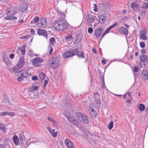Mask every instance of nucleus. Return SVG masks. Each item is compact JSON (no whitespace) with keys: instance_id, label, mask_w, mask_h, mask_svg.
Masks as SVG:
<instances>
[{"instance_id":"f257e3e1","label":"nucleus","mask_w":148,"mask_h":148,"mask_svg":"<svg viewBox=\"0 0 148 148\" xmlns=\"http://www.w3.org/2000/svg\"><path fill=\"white\" fill-rule=\"evenodd\" d=\"M52 26L56 30L59 31H62L67 29L66 24L62 20L56 21L52 24Z\"/></svg>"},{"instance_id":"f03ea898","label":"nucleus","mask_w":148,"mask_h":148,"mask_svg":"<svg viewBox=\"0 0 148 148\" xmlns=\"http://www.w3.org/2000/svg\"><path fill=\"white\" fill-rule=\"evenodd\" d=\"M49 63L51 68L53 69L57 68L60 66L59 57H52L49 59Z\"/></svg>"},{"instance_id":"7ed1b4c3","label":"nucleus","mask_w":148,"mask_h":148,"mask_svg":"<svg viewBox=\"0 0 148 148\" xmlns=\"http://www.w3.org/2000/svg\"><path fill=\"white\" fill-rule=\"evenodd\" d=\"M79 49H76L66 52L64 53V58H68L75 55H77Z\"/></svg>"},{"instance_id":"20e7f679","label":"nucleus","mask_w":148,"mask_h":148,"mask_svg":"<svg viewBox=\"0 0 148 148\" xmlns=\"http://www.w3.org/2000/svg\"><path fill=\"white\" fill-rule=\"evenodd\" d=\"M23 137L25 140H30V142H32V143H34L35 142V141H32L31 140L32 139L34 140V139H35V138L33 137L32 139H30L31 135L30 134L27 132L23 133Z\"/></svg>"},{"instance_id":"39448f33","label":"nucleus","mask_w":148,"mask_h":148,"mask_svg":"<svg viewBox=\"0 0 148 148\" xmlns=\"http://www.w3.org/2000/svg\"><path fill=\"white\" fill-rule=\"evenodd\" d=\"M103 30L102 29L101 27L98 28L95 30L94 36L97 38L100 37L102 34Z\"/></svg>"},{"instance_id":"423d86ee","label":"nucleus","mask_w":148,"mask_h":148,"mask_svg":"<svg viewBox=\"0 0 148 148\" xmlns=\"http://www.w3.org/2000/svg\"><path fill=\"white\" fill-rule=\"evenodd\" d=\"M22 73L21 74V76H23L26 79H27L29 77L31 76V75L29 73L28 71L25 70H22Z\"/></svg>"},{"instance_id":"0eeeda50","label":"nucleus","mask_w":148,"mask_h":148,"mask_svg":"<svg viewBox=\"0 0 148 148\" xmlns=\"http://www.w3.org/2000/svg\"><path fill=\"white\" fill-rule=\"evenodd\" d=\"M142 79L144 80H147L148 79V71L147 70H144L141 74Z\"/></svg>"},{"instance_id":"6e6552de","label":"nucleus","mask_w":148,"mask_h":148,"mask_svg":"<svg viewBox=\"0 0 148 148\" xmlns=\"http://www.w3.org/2000/svg\"><path fill=\"white\" fill-rule=\"evenodd\" d=\"M65 143L68 148H74L73 143L69 139L67 138L65 140Z\"/></svg>"},{"instance_id":"1a4fd4ad","label":"nucleus","mask_w":148,"mask_h":148,"mask_svg":"<svg viewBox=\"0 0 148 148\" xmlns=\"http://www.w3.org/2000/svg\"><path fill=\"white\" fill-rule=\"evenodd\" d=\"M119 31L121 33L125 36L128 35V32L127 29L125 27H122L119 28Z\"/></svg>"},{"instance_id":"9d476101","label":"nucleus","mask_w":148,"mask_h":148,"mask_svg":"<svg viewBox=\"0 0 148 148\" xmlns=\"http://www.w3.org/2000/svg\"><path fill=\"white\" fill-rule=\"evenodd\" d=\"M107 17V16H106L105 15L103 14V15H101L99 17V20L97 19V20L98 22V23H103L105 21L106 19V18Z\"/></svg>"},{"instance_id":"9b49d317","label":"nucleus","mask_w":148,"mask_h":148,"mask_svg":"<svg viewBox=\"0 0 148 148\" xmlns=\"http://www.w3.org/2000/svg\"><path fill=\"white\" fill-rule=\"evenodd\" d=\"M82 40V36L79 34L76 35V36L75 39L74 44V45H76L80 42Z\"/></svg>"},{"instance_id":"f8f14e48","label":"nucleus","mask_w":148,"mask_h":148,"mask_svg":"<svg viewBox=\"0 0 148 148\" xmlns=\"http://www.w3.org/2000/svg\"><path fill=\"white\" fill-rule=\"evenodd\" d=\"M38 34L39 35H42L45 37H47V31L41 29H38Z\"/></svg>"},{"instance_id":"ddd939ff","label":"nucleus","mask_w":148,"mask_h":148,"mask_svg":"<svg viewBox=\"0 0 148 148\" xmlns=\"http://www.w3.org/2000/svg\"><path fill=\"white\" fill-rule=\"evenodd\" d=\"M15 115V113L14 112H4L0 113V115L2 116L8 115L10 116H13Z\"/></svg>"},{"instance_id":"4468645a","label":"nucleus","mask_w":148,"mask_h":148,"mask_svg":"<svg viewBox=\"0 0 148 148\" xmlns=\"http://www.w3.org/2000/svg\"><path fill=\"white\" fill-rule=\"evenodd\" d=\"M24 60V57H21L17 64V66H19L20 67L22 68L24 66L25 63Z\"/></svg>"},{"instance_id":"2eb2a0df","label":"nucleus","mask_w":148,"mask_h":148,"mask_svg":"<svg viewBox=\"0 0 148 148\" xmlns=\"http://www.w3.org/2000/svg\"><path fill=\"white\" fill-rule=\"evenodd\" d=\"M69 121L75 126L78 127L79 122L75 117H72Z\"/></svg>"},{"instance_id":"dca6fc26","label":"nucleus","mask_w":148,"mask_h":148,"mask_svg":"<svg viewBox=\"0 0 148 148\" xmlns=\"http://www.w3.org/2000/svg\"><path fill=\"white\" fill-rule=\"evenodd\" d=\"M126 94L128 95V97L125 100V101L127 103H128L129 105H130V103H131L132 99V97L131 95L130 92H127Z\"/></svg>"},{"instance_id":"f3484780","label":"nucleus","mask_w":148,"mask_h":148,"mask_svg":"<svg viewBox=\"0 0 148 148\" xmlns=\"http://www.w3.org/2000/svg\"><path fill=\"white\" fill-rule=\"evenodd\" d=\"M140 62H146L148 61V58L145 54L141 55L140 57Z\"/></svg>"},{"instance_id":"a211bd4d","label":"nucleus","mask_w":148,"mask_h":148,"mask_svg":"<svg viewBox=\"0 0 148 148\" xmlns=\"http://www.w3.org/2000/svg\"><path fill=\"white\" fill-rule=\"evenodd\" d=\"M80 121L84 123L88 124L89 123L88 118L85 114Z\"/></svg>"},{"instance_id":"6ab92c4d","label":"nucleus","mask_w":148,"mask_h":148,"mask_svg":"<svg viewBox=\"0 0 148 148\" xmlns=\"http://www.w3.org/2000/svg\"><path fill=\"white\" fill-rule=\"evenodd\" d=\"M99 7L101 8V10H105L108 6V5L107 3H101L99 4Z\"/></svg>"},{"instance_id":"aec40b11","label":"nucleus","mask_w":148,"mask_h":148,"mask_svg":"<svg viewBox=\"0 0 148 148\" xmlns=\"http://www.w3.org/2000/svg\"><path fill=\"white\" fill-rule=\"evenodd\" d=\"M46 18H41L40 19V23H41V25L43 27H45L47 26V22H46Z\"/></svg>"},{"instance_id":"412c9836","label":"nucleus","mask_w":148,"mask_h":148,"mask_svg":"<svg viewBox=\"0 0 148 148\" xmlns=\"http://www.w3.org/2000/svg\"><path fill=\"white\" fill-rule=\"evenodd\" d=\"M27 5L25 4H21L19 7L20 11L21 12H23L26 10L27 8Z\"/></svg>"},{"instance_id":"4be33fe9","label":"nucleus","mask_w":148,"mask_h":148,"mask_svg":"<svg viewBox=\"0 0 148 148\" xmlns=\"http://www.w3.org/2000/svg\"><path fill=\"white\" fill-rule=\"evenodd\" d=\"M84 114L81 112H78L76 113L77 118L79 121H80L84 115Z\"/></svg>"},{"instance_id":"5701e85b","label":"nucleus","mask_w":148,"mask_h":148,"mask_svg":"<svg viewBox=\"0 0 148 148\" xmlns=\"http://www.w3.org/2000/svg\"><path fill=\"white\" fill-rule=\"evenodd\" d=\"M139 5L138 4L135 3V1L132 2L131 3V5L130 6L131 9L133 10V11H134L135 8L139 7Z\"/></svg>"},{"instance_id":"b1692460","label":"nucleus","mask_w":148,"mask_h":148,"mask_svg":"<svg viewBox=\"0 0 148 148\" xmlns=\"http://www.w3.org/2000/svg\"><path fill=\"white\" fill-rule=\"evenodd\" d=\"M13 139L14 143L15 145H19V143H18V138L16 135H14L13 137Z\"/></svg>"},{"instance_id":"393cba45","label":"nucleus","mask_w":148,"mask_h":148,"mask_svg":"<svg viewBox=\"0 0 148 148\" xmlns=\"http://www.w3.org/2000/svg\"><path fill=\"white\" fill-rule=\"evenodd\" d=\"M5 19L10 20L13 19V21H16L17 19V17L16 16H11L10 14L8 15V16L5 17Z\"/></svg>"},{"instance_id":"a878e982","label":"nucleus","mask_w":148,"mask_h":148,"mask_svg":"<svg viewBox=\"0 0 148 148\" xmlns=\"http://www.w3.org/2000/svg\"><path fill=\"white\" fill-rule=\"evenodd\" d=\"M47 119L51 122H52L54 126H57V122L52 118L49 116H48L47 118Z\"/></svg>"},{"instance_id":"bb28decb","label":"nucleus","mask_w":148,"mask_h":148,"mask_svg":"<svg viewBox=\"0 0 148 148\" xmlns=\"http://www.w3.org/2000/svg\"><path fill=\"white\" fill-rule=\"evenodd\" d=\"M38 62H37V60L36 59V58H35L34 60L32 62V64L36 66H41V64H39L38 63Z\"/></svg>"},{"instance_id":"cd10ccee","label":"nucleus","mask_w":148,"mask_h":148,"mask_svg":"<svg viewBox=\"0 0 148 148\" xmlns=\"http://www.w3.org/2000/svg\"><path fill=\"white\" fill-rule=\"evenodd\" d=\"M77 56L80 58L81 57L83 58H85L84 53L81 51H78Z\"/></svg>"},{"instance_id":"c85d7f7f","label":"nucleus","mask_w":148,"mask_h":148,"mask_svg":"<svg viewBox=\"0 0 148 148\" xmlns=\"http://www.w3.org/2000/svg\"><path fill=\"white\" fill-rule=\"evenodd\" d=\"M39 19V18L38 16H36L34 18L33 20L31 21L30 22L31 24L36 23Z\"/></svg>"},{"instance_id":"c756f323","label":"nucleus","mask_w":148,"mask_h":148,"mask_svg":"<svg viewBox=\"0 0 148 148\" xmlns=\"http://www.w3.org/2000/svg\"><path fill=\"white\" fill-rule=\"evenodd\" d=\"M16 13V12L15 11H12V10H9L8 11H6V14L8 16V14H10L11 16H12L13 15H14Z\"/></svg>"},{"instance_id":"7c9ffc66","label":"nucleus","mask_w":148,"mask_h":148,"mask_svg":"<svg viewBox=\"0 0 148 148\" xmlns=\"http://www.w3.org/2000/svg\"><path fill=\"white\" fill-rule=\"evenodd\" d=\"M39 76L41 80L43 81L45 78V75L43 73L40 72L39 73Z\"/></svg>"},{"instance_id":"2f4dec72","label":"nucleus","mask_w":148,"mask_h":148,"mask_svg":"<svg viewBox=\"0 0 148 148\" xmlns=\"http://www.w3.org/2000/svg\"><path fill=\"white\" fill-rule=\"evenodd\" d=\"M21 68V67H20V66H17V64H16L13 68L12 70L13 72H14L16 71H18V70Z\"/></svg>"},{"instance_id":"473e14b6","label":"nucleus","mask_w":148,"mask_h":148,"mask_svg":"<svg viewBox=\"0 0 148 148\" xmlns=\"http://www.w3.org/2000/svg\"><path fill=\"white\" fill-rule=\"evenodd\" d=\"M139 109L141 111H143L144 110L145 108V106L142 104H140L139 105Z\"/></svg>"},{"instance_id":"72a5a7b5","label":"nucleus","mask_w":148,"mask_h":148,"mask_svg":"<svg viewBox=\"0 0 148 148\" xmlns=\"http://www.w3.org/2000/svg\"><path fill=\"white\" fill-rule=\"evenodd\" d=\"M56 42V40L53 37L51 38L49 40V43L52 45L54 46V44Z\"/></svg>"},{"instance_id":"f704fd0d","label":"nucleus","mask_w":148,"mask_h":148,"mask_svg":"<svg viewBox=\"0 0 148 148\" xmlns=\"http://www.w3.org/2000/svg\"><path fill=\"white\" fill-rule=\"evenodd\" d=\"M65 39L67 41H70L73 39V38L71 35L68 34L66 37Z\"/></svg>"},{"instance_id":"c9c22d12","label":"nucleus","mask_w":148,"mask_h":148,"mask_svg":"<svg viewBox=\"0 0 148 148\" xmlns=\"http://www.w3.org/2000/svg\"><path fill=\"white\" fill-rule=\"evenodd\" d=\"M89 114L93 118H96V116L97 115L96 112H89Z\"/></svg>"},{"instance_id":"e433bc0d","label":"nucleus","mask_w":148,"mask_h":148,"mask_svg":"<svg viewBox=\"0 0 148 148\" xmlns=\"http://www.w3.org/2000/svg\"><path fill=\"white\" fill-rule=\"evenodd\" d=\"M30 34H27L26 35L21 36L19 38L21 39H24L27 38H29L31 37Z\"/></svg>"},{"instance_id":"4c0bfd02","label":"nucleus","mask_w":148,"mask_h":148,"mask_svg":"<svg viewBox=\"0 0 148 148\" xmlns=\"http://www.w3.org/2000/svg\"><path fill=\"white\" fill-rule=\"evenodd\" d=\"M114 123L112 121H111L108 125V128L110 130H111L113 127Z\"/></svg>"},{"instance_id":"58836bf2","label":"nucleus","mask_w":148,"mask_h":148,"mask_svg":"<svg viewBox=\"0 0 148 148\" xmlns=\"http://www.w3.org/2000/svg\"><path fill=\"white\" fill-rule=\"evenodd\" d=\"M93 94L94 95L95 98H100V95L97 92H94Z\"/></svg>"},{"instance_id":"ea45409f","label":"nucleus","mask_w":148,"mask_h":148,"mask_svg":"<svg viewBox=\"0 0 148 148\" xmlns=\"http://www.w3.org/2000/svg\"><path fill=\"white\" fill-rule=\"evenodd\" d=\"M5 127V126L3 124L0 123V130L3 131L4 132H4Z\"/></svg>"},{"instance_id":"a19ab883","label":"nucleus","mask_w":148,"mask_h":148,"mask_svg":"<svg viewBox=\"0 0 148 148\" xmlns=\"http://www.w3.org/2000/svg\"><path fill=\"white\" fill-rule=\"evenodd\" d=\"M145 62L139 61V64L141 68H145V67L146 64L144 62Z\"/></svg>"},{"instance_id":"79ce46f5","label":"nucleus","mask_w":148,"mask_h":148,"mask_svg":"<svg viewBox=\"0 0 148 148\" xmlns=\"http://www.w3.org/2000/svg\"><path fill=\"white\" fill-rule=\"evenodd\" d=\"M25 77L23 76H19L17 78V81L19 82H21L25 80L24 79Z\"/></svg>"},{"instance_id":"37998d69","label":"nucleus","mask_w":148,"mask_h":148,"mask_svg":"<svg viewBox=\"0 0 148 148\" xmlns=\"http://www.w3.org/2000/svg\"><path fill=\"white\" fill-rule=\"evenodd\" d=\"M22 70L20 71H17L14 72V74L16 76H21V74L22 73Z\"/></svg>"},{"instance_id":"c03bdc74","label":"nucleus","mask_w":148,"mask_h":148,"mask_svg":"<svg viewBox=\"0 0 148 148\" xmlns=\"http://www.w3.org/2000/svg\"><path fill=\"white\" fill-rule=\"evenodd\" d=\"M50 134L53 137H56L57 136L58 132H53L51 131V132H50Z\"/></svg>"},{"instance_id":"a18cd8bd","label":"nucleus","mask_w":148,"mask_h":148,"mask_svg":"<svg viewBox=\"0 0 148 148\" xmlns=\"http://www.w3.org/2000/svg\"><path fill=\"white\" fill-rule=\"evenodd\" d=\"M36 59L37 60V62H44V60L43 59L39 57L36 58Z\"/></svg>"},{"instance_id":"49530a36","label":"nucleus","mask_w":148,"mask_h":148,"mask_svg":"<svg viewBox=\"0 0 148 148\" xmlns=\"http://www.w3.org/2000/svg\"><path fill=\"white\" fill-rule=\"evenodd\" d=\"M133 52H130L128 56H127V58L129 60L130 59L132 58L133 57Z\"/></svg>"},{"instance_id":"de8ad7c7","label":"nucleus","mask_w":148,"mask_h":148,"mask_svg":"<svg viewBox=\"0 0 148 148\" xmlns=\"http://www.w3.org/2000/svg\"><path fill=\"white\" fill-rule=\"evenodd\" d=\"M118 25V23L117 22H116L113 25L110 26L109 27L111 29H112V28L115 27Z\"/></svg>"},{"instance_id":"09e8293b","label":"nucleus","mask_w":148,"mask_h":148,"mask_svg":"<svg viewBox=\"0 0 148 148\" xmlns=\"http://www.w3.org/2000/svg\"><path fill=\"white\" fill-rule=\"evenodd\" d=\"M141 8L143 9H146L148 8V3L144 4Z\"/></svg>"},{"instance_id":"8fccbe9b","label":"nucleus","mask_w":148,"mask_h":148,"mask_svg":"<svg viewBox=\"0 0 148 148\" xmlns=\"http://www.w3.org/2000/svg\"><path fill=\"white\" fill-rule=\"evenodd\" d=\"M9 140L7 138L5 139L4 140V144L5 146H8L9 147V144L8 143Z\"/></svg>"},{"instance_id":"3c124183","label":"nucleus","mask_w":148,"mask_h":148,"mask_svg":"<svg viewBox=\"0 0 148 148\" xmlns=\"http://www.w3.org/2000/svg\"><path fill=\"white\" fill-rule=\"evenodd\" d=\"M88 113L89 112H96L95 111V110L94 109L92 108V107L90 106L89 107V109L88 110Z\"/></svg>"},{"instance_id":"603ef678","label":"nucleus","mask_w":148,"mask_h":148,"mask_svg":"<svg viewBox=\"0 0 148 148\" xmlns=\"http://www.w3.org/2000/svg\"><path fill=\"white\" fill-rule=\"evenodd\" d=\"M3 61L6 64H10V61L8 58H7L3 60Z\"/></svg>"},{"instance_id":"864d4df0","label":"nucleus","mask_w":148,"mask_h":148,"mask_svg":"<svg viewBox=\"0 0 148 148\" xmlns=\"http://www.w3.org/2000/svg\"><path fill=\"white\" fill-rule=\"evenodd\" d=\"M19 140L20 141H22L23 140V134H21L19 135Z\"/></svg>"},{"instance_id":"5fc2aeb1","label":"nucleus","mask_w":148,"mask_h":148,"mask_svg":"<svg viewBox=\"0 0 148 148\" xmlns=\"http://www.w3.org/2000/svg\"><path fill=\"white\" fill-rule=\"evenodd\" d=\"M140 45L141 48H144L145 47V45L144 42H141L140 43Z\"/></svg>"},{"instance_id":"6e6d98bb","label":"nucleus","mask_w":148,"mask_h":148,"mask_svg":"<svg viewBox=\"0 0 148 148\" xmlns=\"http://www.w3.org/2000/svg\"><path fill=\"white\" fill-rule=\"evenodd\" d=\"M146 31L145 29H143L140 31V35H146Z\"/></svg>"},{"instance_id":"4d7b16f0","label":"nucleus","mask_w":148,"mask_h":148,"mask_svg":"<svg viewBox=\"0 0 148 148\" xmlns=\"http://www.w3.org/2000/svg\"><path fill=\"white\" fill-rule=\"evenodd\" d=\"M146 35H140V38L143 40H146L147 39V37L145 36Z\"/></svg>"},{"instance_id":"13d9d810","label":"nucleus","mask_w":148,"mask_h":148,"mask_svg":"<svg viewBox=\"0 0 148 148\" xmlns=\"http://www.w3.org/2000/svg\"><path fill=\"white\" fill-rule=\"evenodd\" d=\"M48 83V81L47 80H45L44 81V84L43 86L44 89H45L46 87V86Z\"/></svg>"},{"instance_id":"bf43d9fd","label":"nucleus","mask_w":148,"mask_h":148,"mask_svg":"<svg viewBox=\"0 0 148 148\" xmlns=\"http://www.w3.org/2000/svg\"><path fill=\"white\" fill-rule=\"evenodd\" d=\"M88 33L91 34L93 32V28L92 27H89L88 30Z\"/></svg>"},{"instance_id":"052dcab7","label":"nucleus","mask_w":148,"mask_h":148,"mask_svg":"<svg viewBox=\"0 0 148 148\" xmlns=\"http://www.w3.org/2000/svg\"><path fill=\"white\" fill-rule=\"evenodd\" d=\"M64 116L66 117V118L67 119L69 120H69H70L71 118L72 117H70V116L69 115V114H68V113H65Z\"/></svg>"},{"instance_id":"680f3d73","label":"nucleus","mask_w":148,"mask_h":148,"mask_svg":"<svg viewBox=\"0 0 148 148\" xmlns=\"http://www.w3.org/2000/svg\"><path fill=\"white\" fill-rule=\"evenodd\" d=\"M49 47L50 49V51L49 52V55H51L52 53L53 52V49L52 47L51 46V45H49Z\"/></svg>"},{"instance_id":"e2e57ef3","label":"nucleus","mask_w":148,"mask_h":148,"mask_svg":"<svg viewBox=\"0 0 148 148\" xmlns=\"http://www.w3.org/2000/svg\"><path fill=\"white\" fill-rule=\"evenodd\" d=\"M32 79L33 81H36L38 80V78L36 76H34L32 77Z\"/></svg>"},{"instance_id":"0e129e2a","label":"nucleus","mask_w":148,"mask_h":148,"mask_svg":"<svg viewBox=\"0 0 148 148\" xmlns=\"http://www.w3.org/2000/svg\"><path fill=\"white\" fill-rule=\"evenodd\" d=\"M94 10L95 12H97L98 10L97 5L95 4H94Z\"/></svg>"},{"instance_id":"69168bd1","label":"nucleus","mask_w":148,"mask_h":148,"mask_svg":"<svg viewBox=\"0 0 148 148\" xmlns=\"http://www.w3.org/2000/svg\"><path fill=\"white\" fill-rule=\"evenodd\" d=\"M138 69L137 67L136 66H135L134 67V68L133 71V72L135 73H137L138 72Z\"/></svg>"},{"instance_id":"338daca9","label":"nucleus","mask_w":148,"mask_h":148,"mask_svg":"<svg viewBox=\"0 0 148 148\" xmlns=\"http://www.w3.org/2000/svg\"><path fill=\"white\" fill-rule=\"evenodd\" d=\"M95 102H97V104L98 103H99V105H100L101 104V101L100 100L99 98H95Z\"/></svg>"},{"instance_id":"774afa93","label":"nucleus","mask_w":148,"mask_h":148,"mask_svg":"<svg viewBox=\"0 0 148 148\" xmlns=\"http://www.w3.org/2000/svg\"><path fill=\"white\" fill-rule=\"evenodd\" d=\"M96 19H97V18L95 16H93L92 15L90 16V19H92V21H94Z\"/></svg>"}]
</instances>
